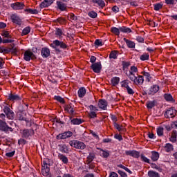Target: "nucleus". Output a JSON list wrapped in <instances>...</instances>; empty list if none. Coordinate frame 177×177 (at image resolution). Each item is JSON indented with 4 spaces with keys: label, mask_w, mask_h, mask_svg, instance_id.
<instances>
[{
    "label": "nucleus",
    "mask_w": 177,
    "mask_h": 177,
    "mask_svg": "<svg viewBox=\"0 0 177 177\" xmlns=\"http://www.w3.org/2000/svg\"><path fill=\"white\" fill-rule=\"evenodd\" d=\"M91 68L94 73H99L102 70V64L100 62H96L91 65Z\"/></svg>",
    "instance_id": "11"
},
{
    "label": "nucleus",
    "mask_w": 177,
    "mask_h": 177,
    "mask_svg": "<svg viewBox=\"0 0 177 177\" xmlns=\"http://www.w3.org/2000/svg\"><path fill=\"white\" fill-rule=\"evenodd\" d=\"M170 141L173 142V143H175V142H176V131H173L171 136L170 138Z\"/></svg>",
    "instance_id": "38"
},
{
    "label": "nucleus",
    "mask_w": 177,
    "mask_h": 177,
    "mask_svg": "<svg viewBox=\"0 0 177 177\" xmlns=\"http://www.w3.org/2000/svg\"><path fill=\"white\" fill-rule=\"evenodd\" d=\"M142 74L144 75V77H146V81L150 82V81L151 80V76H150V73H149L148 72H142Z\"/></svg>",
    "instance_id": "37"
},
{
    "label": "nucleus",
    "mask_w": 177,
    "mask_h": 177,
    "mask_svg": "<svg viewBox=\"0 0 177 177\" xmlns=\"http://www.w3.org/2000/svg\"><path fill=\"white\" fill-rule=\"evenodd\" d=\"M118 174H120V175L122 176V177H128V176L127 175V174H125V172L121 171V170H119L118 171Z\"/></svg>",
    "instance_id": "62"
},
{
    "label": "nucleus",
    "mask_w": 177,
    "mask_h": 177,
    "mask_svg": "<svg viewBox=\"0 0 177 177\" xmlns=\"http://www.w3.org/2000/svg\"><path fill=\"white\" fill-rule=\"evenodd\" d=\"M25 12H28V13H30V15H38V10L35 9H26Z\"/></svg>",
    "instance_id": "48"
},
{
    "label": "nucleus",
    "mask_w": 177,
    "mask_h": 177,
    "mask_svg": "<svg viewBox=\"0 0 177 177\" xmlns=\"http://www.w3.org/2000/svg\"><path fill=\"white\" fill-rule=\"evenodd\" d=\"M113 125L115 127V128H116L118 129V131H121L122 129V127L121 126H120V124H118V123H113Z\"/></svg>",
    "instance_id": "60"
},
{
    "label": "nucleus",
    "mask_w": 177,
    "mask_h": 177,
    "mask_svg": "<svg viewBox=\"0 0 177 177\" xmlns=\"http://www.w3.org/2000/svg\"><path fill=\"white\" fill-rule=\"evenodd\" d=\"M88 115L90 118H96L97 117L96 112L95 111H90V113H88Z\"/></svg>",
    "instance_id": "55"
},
{
    "label": "nucleus",
    "mask_w": 177,
    "mask_h": 177,
    "mask_svg": "<svg viewBox=\"0 0 177 177\" xmlns=\"http://www.w3.org/2000/svg\"><path fill=\"white\" fill-rule=\"evenodd\" d=\"M57 5L58 9H59V10H62V12L67 9V6L66 5V3L62 1H57Z\"/></svg>",
    "instance_id": "21"
},
{
    "label": "nucleus",
    "mask_w": 177,
    "mask_h": 177,
    "mask_svg": "<svg viewBox=\"0 0 177 177\" xmlns=\"http://www.w3.org/2000/svg\"><path fill=\"white\" fill-rule=\"evenodd\" d=\"M88 16L91 17V19H95V17H97V13H96L95 11H91L88 13Z\"/></svg>",
    "instance_id": "49"
},
{
    "label": "nucleus",
    "mask_w": 177,
    "mask_h": 177,
    "mask_svg": "<svg viewBox=\"0 0 177 177\" xmlns=\"http://www.w3.org/2000/svg\"><path fill=\"white\" fill-rule=\"evenodd\" d=\"M32 135H34L33 130L25 129L22 132L23 138H28V137L31 136Z\"/></svg>",
    "instance_id": "19"
},
{
    "label": "nucleus",
    "mask_w": 177,
    "mask_h": 177,
    "mask_svg": "<svg viewBox=\"0 0 177 177\" xmlns=\"http://www.w3.org/2000/svg\"><path fill=\"white\" fill-rule=\"evenodd\" d=\"M135 73H138V67L132 66L130 68L129 73L127 75L129 79L132 78L135 76Z\"/></svg>",
    "instance_id": "13"
},
{
    "label": "nucleus",
    "mask_w": 177,
    "mask_h": 177,
    "mask_svg": "<svg viewBox=\"0 0 177 177\" xmlns=\"http://www.w3.org/2000/svg\"><path fill=\"white\" fill-rule=\"evenodd\" d=\"M15 151H11V152H8V153H6V157H10V158L13 157V156H15Z\"/></svg>",
    "instance_id": "59"
},
{
    "label": "nucleus",
    "mask_w": 177,
    "mask_h": 177,
    "mask_svg": "<svg viewBox=\"0 0 177 177\" xmlns=\"http://www.w3.org/2000/svg\"><path fill=\"white\" fill-rule=\"evenodd\" d=\"M171 128H177V121L173 122L171 124Z\"/></svg>",
    "instance_id": "64"
},
{
    "label": "nucleus",
    "mask_w": 177,
    "mask_h": 177,
    "mask_svg": "<svg viewBox=\"0 0 177 177\" xmlns=\"http://www.w3.org/2000/svg\"><path fill=\"white\" fill-rule=\"evenodd\" d=\"M10 19L12 21V23H15V24H18L20 26L21 24V19H20V17L17 15V14H12L10 16Z\"/></svg>",
    "instance_id": "12"
},
{
    "label": "nucleus",
    "mask_w": 177,
    "mask_h": 177,
    "mask_svg": "<svg viewBox=\"0 0 177 177\" xmlns=\"http://www.w3.org/2000/svg\"><path fill=\"white\" fill-rule=\"evenodd\" d=\"M120 31L122 32H132V30L129 28H127L125 26L120 27Z\"/></svg>",
    "instance_id": "40"
},
{
    "label": "nucleus",
    "mask_w": 177,
    "mask_h": 177,
    "mask_svg": "<svg viewBox=\"0 0 177 177\" xmlns=\"http://www.w3.org/2000/svg\"><path fill=\"white\" fill-rule=\"evenodd\" d=\"M3 112L6 115L8 120H13V118H15V113H13V111H12V110H10V108H9L8 106H4Z\"/></svg>",
    "instance_id": "7"
},
{
    "label": "nucleus",
    "mask_w": 177,
    "mask_h": 177,
    "mask_svg": "<svg viewBox=\"0 0 177 177\" xmlns=\"http://www.w3.org/2000/svg\"><path fill=\"white\" fill-rule=\"evenodd\" d=\"M8 99L11 102H17L19 100H21V97L19 96L17 94L10 93L8 95Z\"/></svg>",
    "instance_id": "16"
},
{
    "label": "nucleus",
    "mask_w": 177,
    "mask_h": 177,
    "mask_svg": "<svg viewBox=\"0 0 177 177\" xmlns=\"http://www.w3.org/2000/svg\"><path fill=\"white\" fill-rule=\"evenodd\" d=\"M141 160L144 162H147V164H150V159L147 158V157L145 156V155H140Z\"/></svg>",
    "instance_id": "47"
},
{
    "label": "nucleus",
    "mask_w": 177,
    "mask_h": 177,
    "mask_svg": "<svg viewBox=\"0 0 177 177\" xmlns=\"http://www.w3.org/2000/svg\"><path fill=\"white\" fill-rule=\"evenodd\" d=\"M94 3H97L101 8H104L105 3L103 0H93Z\"/></svg>",
    "instance_id": "35"
},
{
    "label": "nucleus",
    "mask_w": 177,
    "mask_h": 177,
    "mask_svg": "<svg viewBox=\"0 0 177 177\" xmlns=\"http://www.w3.org/2000/svg\"><path fill=\"white\" fill-rule=\"evenodd\" d=\"M164 97L167 102H172L174 100V97L171 94H165Z\"/></svg>",
    "instance_id": "42"
},
{
    "label": "nucleus",
    "mask_w": 177,
    "mask_h": 177,
    "mask_svg": "<svg viewBox=\"0 0 177 177\" xmlns=\"http://www.w3.org/2000/svg\"><path fill=\"white\" fill-rule=\"evenodd\" d=\"M156 106V102L155 101H150L148 102L147 104V109H153Z\"/></svg>",
    "instance_id": "46"
},
{
    "label": "nucleus",
    "mask_w": 177,
    "mask_h": 177,
    "mask_svg": "<svg viewBox=\"0 0 177 177\" xmlns=\"http://www.w3.org/2000/svg\"><path fill=\"white\" fill-rule=\"evenodd\" d=\"M95 46H102L103 42L100 39H96L94 42Z\"/></svg>",
    "instance_id": "51"
},
{
    "label": "nucleus",
    "mask_w": 177,
    "mask_h": 177,
    "mask_svg": "<svg viewBox=\"0 0 177 177\" xmlns=\"http://www.w3.org/2000/svg\"><path fill=\"white\" fill-rule=\"evenodd\" d=\"M115 139H118V140H122V135H120V134H115Z\"/></svg>",
    "instance_id": "61"
},
{
    "label": "nucleus",
    "mask_w": 177,
    "mask_h": 177,
    "mask_svg": "<svg viewBox=\"0 0 177 177\" xmlns=\"http://www.w3.org/2000/svg\"><path fill=\"white\" fill-rule=\"evenodd\" d=\"M71 136H73V132L66 131L57 136V139H68V138H71Z\"/></svg>",
    "instance_id": "10"
},
{
    "label": "nucleus",
    "mask_w": 177,
    "mask_h": 177,
    "mask_svg": "<svg viewBox=\"0 0 177 177\" xmlns=\"http://www.w3.org/2000/svg\"><path fill=\"white\" fill-rule=\"evenodd\" d=\"M42 57H49L50 56V50L48 48H43L41 51Z\"/></svg>",
    "instance_id": "17"
},
{
    "label": "nucleus",
    "mask_w": 177,
    "mask_h": 177,
    "mask_svg": "<svg viewBox=\"0 0 177 177\" xmlns=\"http://www.w3.org/2000/svg\"><path fill=\"white\" fill-rule=\"evenodd\" d=\"M111 32L115 34V35H120V28L113 27L111 29Z\"/></svg>",
    "instance_id": "43"
},
{
    "label": "nucleus",
    "mask_w": 177,
    "mask_h": 177,
    "mask_svg": "<svg viewBox=\"0 0 177 177\" xmlns=\"http://www.w3.org/2000/svg\"><path fill=\"white\" fill-rule=\"evenodd\" d=\"M55 35L59 38H62V35H63V30L60 28H56Z\"/></svg>",
    "instance_id": "41"
},
{
    "label": "nucleus",
    "mask_w": 177,
    "mask_h": 177,
    "mask_svg": "<svg viewBox=\"0 0 177 177\" xmlns=\"http://www.w3.org/2000/svg\"><path fill=\"white\" fill-rule=\"evenodd\" d=\"M69 145L71 147L78 149L79 150H84L86 147V145L84 142L75 140H71Z\"/></svg>",
    "instance_id": "1"
},
{
    "label": "nucleus",
    "mask_w": 177,
    "mask_h": 177,
    "mask_svg": "<svg viewBox=\"0 0 177 177\" xmlns=\"http://www.w3.org/2000/svg\"><path fill=\"white\" fill-rule=\"evenodd\" d=\"M71 122L73 125H80V124H82V120H81V119L75 118L72 120Z\"/></svg>",
    "instance_id": "33"
},
{
    "label": "nucleus",
    "mask_w": 177,
    "mask_h": 177,
    "mask_svg": "<svg viewBox=\"0 0 177 177\" xmlns=\"http://www.w3.org/2000/svg\"><path fill=\"white\" fill-rule=\"evenodd\" d=\"M129 80L132 81L135 85H143V82H145V78L142 75L133 76Z\"/></svg>",
    "instance_id": "3"
},
{
    "label": "nucleus",
    "mask_w": 177,
    "mask_h": 177,
    "mask_svg": "<svg viewBox=\"0 0 177 177\" xmlns=\"http://www.w3.org/2000/svg\"><path fill=\"white\" fill-rule=\"evenodd\" d=\"M1 35L5 37V38H10V35H9L8 31L2 32Z\"/></svg>",
    "instance_id": "56"
},
{
    "label": "nucleus",
    "mask_w": 177,
    "mask_h": 177,
    "mask_svg": "<svg viewBox=\"0 0 177 177\" xmlns=\"http://www.w3.org/2000/svg\"><path fill=\"white\" fill-rule=\"evenodd\" d=\"M12 42H15V40L6 39L2 41L3 44H12Z\"/></svg>",
    "instance_id": "57"
},
{
    "label": "nucleus",
    "mask_w": 177,
    "mask_h": 177,
    "mask_svg": "<svg viewBox=\"0 0 177 177\" xmlns=\"http://www.w3.org/2000/svg\"><path fill=\"white\" fill-rule=\"evenodd\" d=\"M49 6V3H48V0H44L41 4H40V8L41 9H44V8H48Z\"/></svg>",
    "instance_id": "50"
},
{
    "label": "nucleus",
    "mask_w": 177,
    "mask_h": 177,
    "mask_svg": "<svg viewBox=\"0 0 177 177\" xmlns=\"http://www.w3.org/2000/svg\"><path fill=\"white\" fill-rule=\"evenodd\" d=\"M111 82L113 86L118 85L120 84V77H114L111 79Z\"/></svg>",
    "instance_id": "27"
},
{
    "label": "nucleus",
    "mask_w": 177,
    "mask_h": 177,
    "mask_svg": "<svg viewBox=\"0 0 177 177\" xmlns=\"http://www.w3.org/2000/svg\"><path fill=\"white\" fill-rule=\"evenodd\" d=\"M59 150L60 151H62V153H68L69 149H68V146L66 145H63L59 147Z\"/></svg>",
    "instance_id": "29"
},
{
    "label": "nucleus",
    "mask_w": 177,
    "mask_h": 177,
    "mask_svg": "<svg viewBox=\"0 0 177 177\" xmlns=\"http://www.w3.org/2000/svg\"><path fill=\"white\" fill-rule=\"evenodd\" d=\"M130 82H129V80H125L120 82V85L122 88L127 89V93L129 95H133V93H135V91H133V89L129 87Z\"/></svg>",
    "instance_id": "2"
},
{
    "label": "nucleus",
    "mask_w": 177,
    "mask_h": 177,
    "mask_svg": "<svg viewBox=\"0 0 177 177\" xmlns=\"http://www.w3.org/2000/svg\"><path fill=\"white\" fill-rule=\"evenodd\" d=\"M109 177H118V174L114 171L111 172Z\"/></svg>",
    "instance_id": "63"
},
{
    "label": "nucleus",
    "mask_w": 177,
    "mask_h": 177,
    "mask_svg": "<svg viewBox=\"0 0 177 177\" xmlns=\"http://www.w3.org/2000/svg\"><path fill=\"white\" fill-rule=\"evenodd\" d=\"M58 158L64 164H67L68 162V158L62 153L58 154Z\"/></svg>",
    "instance_id": "22"
},
{
    "label": "nucleus",
    "mask_w": 177,
    "mask_h": 177,
    "mask_svg": "<svg viewBox=\"0 0 177 177\" xmlns=\"http://www.w3.org/2000/svg\"><path fill=\"white\" fill-rule=\"evenodd\" d=\"M125 154L126 156L133 157V158H139L140 157V152L135 150L126 151Z\"/></svg>",
    "instance_id": "9"
},
{
    "label": "nucleus",
    "mask_w": 177,
    "mask_h": 177,
    "mask_svg": "<svg viewBox=\"0 0 177 177\" xmlns=\"http://www.w3.org/2000/svg\"><path fill=\"white\" fill-rule=\"evenodd\" d=\"M165 150L167 153H169V151H172V150H174V147L171 144H166L165 146Z\"/></svg>",
    "instance_id": "31"
},
{
    "label": "nucleus",
    "mask_w": 177,
    "mask_h": 177,
    "mask_svg": "<svg viewBox=\"0 0 177 177\" xmlns=\"http://www.w3.org/2000/svg\"><path fill=\"white\" fill-rule=\"evenodd\" d=\"M149 57L150 55L148 53H144L140 57V59L142 62H145V60H149Z\"/></svg>",
    "instance_id": "36"
},
{
    "label": "nucleus",
    "mask_w": 177,
    "mask_h": 177,
    "mask_svg": "<svg viewBox=\"0 0 177 177\" xmlns=\"http://www.w3.org/2000/svg\"><path fill=\"white\" fill-rule=\"evenodd\" d=\"M148 176H149V177H160V174H158V173H157V171H149Z\"/></svg>",
    "instance_id": "30"
},
{
    "label": "nucleus",
    "mask_w": 177,
    "mask_h": 177,
    "mask_svg": "<svg viewBox=\"0 0 177 177\" xmlns=\"http://www.w3.org/2000/svg\"><path fill=\"white\" fill-rule=\"evenodd\" d=\"M97 104L99 109H101L102 110H106L108 103L106 100H100Z\"/></svg>",
    "instance_id": "15"
},
{
    "label": "nucleus",
    "mask_w": 177,
    "mask_h": 177,
    "mask_svg": "<svg viewBox=\"0 0 177 177\" xmlns=\"http://www.w3.org/2000/svg\"><path fill=\"white\" fill-rule=\"evenodd\" d=\"M50 46L51 48H53V49H56V48L59 46L62 49H67V46L66 45V43L59 40H54L50 44Z\"/></svg>",
    "instance_id": "4"
},
{
    "label": "nucleus",
    "mask_w": 177,
    "mask_h": 177,
    "mask_svg": "<svg viewBox=\"0 0 177 177\" xmlns=\"http://www.w3.org/2000/svg\"><path fill=\"white\" fill-rule=\"evenodd\" d=\"M35 55H34V53L31 51V50H27L25 51L24 54V59L26 60V62H30L31 59H35Z\"/></svg>",
    "instance_id": "6"
},
{
    "label": "nucleus",
    "mask_w": 177,
    "mask_h": 177,
    "mask_svg": "<svg viewBox=\"0 0 177 177\" xmlns=\"http://www.w3.org/2000/svg\"><path fill=\"white\" fill-rule=\"evenodd\" d=\"M68 20H70V21H76L77 17L74 14L71 13L68 15Z\"/></svg>",
    "instance_id": "39"
},
{
    "label": "nucleus",
    "mask_w": 177,
    "mask_h": 177,
    "mask_svg": "<svg viewBox=\"0 0 177 177\" xmlns=\"http://www.w3.org/2000/svg\"><path fill=\"white\" fill-rule=\"evenodd\" d=\"M160 91V86L158 85L152 86L149 89V95H156Z\"/></svg>",
    "instance_id": "18"
},
{
    "label": "nucleus",
    "mask_w": 177,
    "mask_h": 177,
    "mask_svg": "<svg viewBox=\"0 0 177 177\" xmlns=\"http://www.w3.org/2000/svg\"><path fill=\"white\" fill-rule=\"evenodd\" d=\"M65 111H67L69 114H74V108L71 105H66L65 106Z\"/></svg>",
    "instance_id": "28"
},
{
    "label": "nucleus",
    "mask_w": 177,
    "mask_h": 177,
    "mask_svg": "<svg viewBox=\"0 0 177 177\" xmlns=\"http://www.w3.org/2000/svg\"><path fill=\"white\" fill-rule=\"evenodd\" d=\"M11 8H12L14 10H21V9H24V3L19 2L12 3Z\"/></svg>",
    "instance_id": "14"
},
{
    "label": "nucleus",
    "mask_w": 177,
    "mask_h": 177,
    "mask_svg": "<svg viewBox=\"0 0 177 177\" xmlns=\"http://www.w3.org/2000/svg\"><path fill=\"white\" fill-rule=\"evenodd\" d=\"M175 115H176V110L174 108L167 109L165 114L166 118H174Z\"/></svg>",
    "instance_id": "8"
},
{
    "label": "nucleus",
    "mask_w": 177,
    "mask_h": 177,
    "mask_svg": "<svg viewBox=\"0 0 177 177\" xmlns=\"http://www.w3.org/2000/svg\"><path fill=\"white\" fill-rule=\"evenodd\" d=\"M86 94V89L84 87H81L78 91V96L79 97H84Z\"/></svg>",
    "instance_id": "24"
},
{
    "label": "nucleus",
    "mask_w": 177,
    "mask_h": 177,
    "mask_svg": "<svg viewBox=\"0 0 177 177\" xmlns=\"http://www.w3.org/2000/svg\"><path fill=\"white\" fill-rule=\"evenodd\" d=\"M0 131H2L3 132H13V129L8 126V124L5 122L0 120Z\"/></svg>",
    "instance_id": "5"
},
{
    "label": "nucleus",
    "mask_w": 177,
    "mask_h": 177,
    "mask_svg": "<svg viewBox=\"0 0 177 177\" xmlns=\"http://www.w3.org/2000/svg\"><path fill=\"white\" fill-rule=\"evenodd\" d=\"M118 56V52H117L116 50H113L112 52H111L110 55H109V58L110 59H117V57Z\"/></svg>",
    "instance_id": "32"
},
{
    "label": "nucleus",
    "mask_w": 177,
    "mask_h": 177,
    "mask_svg": "<svg viewBox=\"0 0 177 177\" xmlns=\"http://www.w3.org/2000/svg\"><path fill=\"white\" fill-rule=\"evenodd\" d=\"M10 52L12 53V55H16V53H17V48L12 46L11 48H10Z\"/></svg>",
    "instance_id": "54"
},
{
    "label": "nucleus",
    "mask_w": 177,
    "mask_h": 177,
    "mask_svg": "<svg viewBox=\"0 0 177 177\" xmlns=\"http://www.w3.org/2000/svg\"><path fill=\"white\" fill-rule=\"evenodd\" d=\"M54 99L57 100V102H59V103H64V99H63L60 96H55Z\"/></svg>",
    "instance_id": "53"
},
{
    "label": "nucleus",
    "mask_w": 177,
    "mask_h": 177,
    "mask_svg": "<svg viewBox=\"0 0 177 177\" xmlns=\"http://www.w3.org/2000/svg\"><path fill=\"white\" fill-rule=\"evenodd\" d=\"M156 132L158 136H162L164 135V128L158 127Z\"/></svg>",
    "instance_id": "45"
},
{
    "label": "nucleus",
    "mask_w": 177,
    "mask_h": 177,
    "mask_svg": "<svg viewBox=\"0 0 177 177\" xmlns=\"http://www.w3.org/2000/svg\"><path fill=\"white\" fill-rule=\"evenodd\" d=\"M151 154L152 155L151 156V158L152 161H157V160H158V158H160V154H158V152L152 151Z\"/></svg>",
    "instance_id": "26"
},
{
    "label": "nucleus",
    "mask_w": 177,
    "mask_h": 177,
    "mask_svg": "<svg viewBox=\"0 0 177 177\" xmlns=\"http://www.w3.org/2000/svg\"><path fill=\"white\" fill-rule=\"evenodd\" d=\"M50 169H49V167L46 166V167L41 168V174L44 176H48L49 175Z\"/></svg>",
    "instance_id": "25"
},
{
    "label": "nucleus",
    "mask_w": 177,
    "mask_h": 177,
    "mask_svg": "<svg viewBox=\"0 0 177 177\" xmlns=\"http://www.w3.org/2000/svg\"><path fill=\"white\" fill-rule=\"evenodd\" d=\"M97 150H100V156H101L104 158H107V157L110 156V152H109V151H105L100 148H97Z\"/></svg>",
    "instance_id": "20"
},
{
    "label": "nucleus",
    "mask_w": 177,
    "mask_h": 177,
    "mask_svg": "<svg viewBox=\"0 0 177 177\" xmlns=\"http://www.w3.org/2000/svg\"><path fill=\"white\" fill-rule=\"evenodd\" d=\"M31 31V28L30 26H27L22 30V35H27Z\"/></svg>",
    "instance_id": "44"
},
{
    "label": "nucleus",
    "mask_w": 177,
    "mask_h": 177,
    "mask_svg": "<svg viewBox=\"0 0 177 177\" xmlns=\"http://www.w3.org/2000/svg\"><path fill=\"white\" fill-rule=\"evenodd\" d=\"M153 9H154V10H156V12H158V10H160V9H162V3H158L153 4Z\"/></svg>",
    "instance_id": "34"
},
{
    "label": "nucleus",
    "mask_w": 177,
    "mask_h": 177,
    "mask_svg": "<svg viewBox=\"0 0 177 177\" xmlns=\"http://www.w3.org/2000/svg\"><path fill=\"white\" fill-rule=\"evenodd\" d=\"M88 109H90L91 111H94L95 112V111H99V109H97V108L96 106H93V105H90L88 106Z\"/></svg>",
    "instance_id": "58"
},
{
    "label": "nucleus",
    "mask_w": 177,
    "mask_h": 177,
    "mask_svg": "<svg viewBox=\"0 0 177 177\" xmlns=\"http://www.w3.org/2000/svg\"><path fill=\"white\" fill-rule=\"evenodd\" d=\"M123 40L124 41V42H126L128 48H135V42L128 40V39L127 38H124Z\"/></svg>",
    "instance_id": "23"
},
{
    "label": "nucleus",
    "mask_w": 177,
    "mask_h": 177,
    "mask_svg": "<svg viewBox=\"0 0 177 177\" xmlns=\"http://www.w3.org/2000/svg\"><path fill=\"white\" fill-rule=\"evenodd\" d=\"M118 167H119V168H122V169H124V171H126L128 172L129 174H132V171H131L128 169V167H125V166H124V165H118Z\"/></svg>",
    "instance_id": "52"
}]
</instances>
